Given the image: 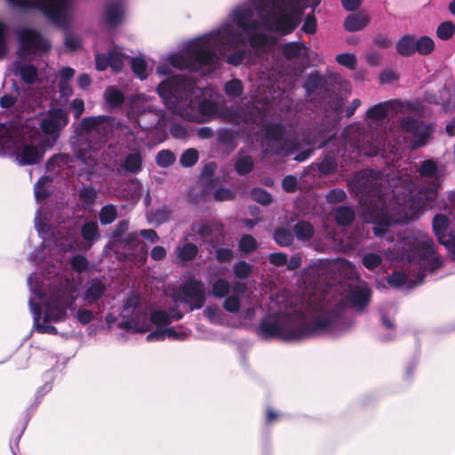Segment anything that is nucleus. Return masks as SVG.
Instances as JSON below:
<instances>
[{
  "mask_svg": "<svg viewBox=\"0 0 455 455\" xmlns=\"http://www.w3.org/2000/svg\"><path fill=\"white\" fill-rule=\"evenodd\" d=\"M184 280L173 291L172 298L176 304H185L188 311L200 309L205 303V291L204 283L195 277L192 273L183 275Z\"/></svg>",
  "mask_w": 455,
  "mask_h": 455,
  "instance_id": "obj_12",
  "label": "nucleus"
},
{
  "mask_svg": "<svg viewBox=\"0 0 455 455\" xmlns=\"http://www.w3.org/2000/svg\"><path fill=\"white\" fill-rule=\"evenodd\" d=\"M223 92L230 100L238 99L243 93V82L238 78H232L223 84Z\"/></svg>",
  "mask_w": 455,
  "mask_h": 455,
  "instance_id": "obj_27",
  "label": "nucleus"
},
{
  "mask_svg": "<svg viewBox=\"0 0 455 455\" xmlns=\"http://www.w3.org/2000/svg\"><path fill=\"white\" fill-rule=\"evenodd\" d=\"M145 137L139 134L135 135L133 132L128 131L125 133V142L128 144L127 148L130 150L123 159H121L117 172H127L132 174H138L143 169V162L145 155L141 145L144 143Z\"/></svg>",
  "mask_w": 455,
  "mask_h": 455,
  "instance_id": "obj_14",
  "label": "nucleus"
},
{
  "mask_svg": "<svg viewBox=\"0 0 455 455\" xmlns=\"http://www.w3.org/2000/svg\"><path fill=\"white\" fill-rule=\"evenodd\" d=\"M205 317L212 323L224 325L227 323L226 315L216 306L206 307L204 310Z\"/></svg>",
  "mask_w": 455,
  "mask_h": 455,
  "instance_id": "obj_36",
  "label": "nucleus"
},
{
  "mask_svg": "<svg viewBox=\"0 0 455 455\" xmlns=\"http://www.w3.org/2000/svg\"><path fill=\"white\" fill-rule=\"evenodd\" d=\"M70 265L74 270L81 273L88 267V260L83 255H75L70 259Z\"/></svg>",
  "mask_w": 455,
  "mask_h": 455,
  "instance_id": "obj_58",
  "label": "nucleus"
},
{
  "mask_svg": "<svg viewBox=\"0 0 455 455\" xmlns=\"http://www.w3.org/2000/svg\"><path fill=\"white\" fill-rule=\"evenodd\" d=\"M141 235L151 243H156L159 241V236L154 229H142L140 233L132 232L127 234V241L131 243V247H135L139 244V236Z\"/></svg>",
  "mask_w": 455,
  "mask_h": 455,
  "instance_id": "obj_29",
  "label": "nucleus"
},
{
  "mask_svg": "<svg viewBox=\"0 0 455 455\" xmlns=\"http://www.w3.org/2000/svg\"><path fill=\"white\" fill-rule=\"evenodd\" d=\"M230 287V283L228 280L219 278L212 283V295L218 299H223L228 296Z\"/></svg>",
  "mask_w": 455,
  "mask_h": 455,
  "instance_id": "obj_39",
  "label": "nucleus"
},
{
  "mask_svg": "<svg viewBox=\"0 0 455 455\" xmlns=\"http://www.w3.org/2000/svg\"><path fill=\"white\" fill-rule=\"evenodd\" d=\"M124 16V5L122 0H116L108 3L104 12V20L111 27L122 23Z\"/></svg>",
  "mask_w": 455,
  "mask_h": 455,
  "instance_id": "obj_16",
  "label": "nucleus"
},
{
  "mask_svg": "<svg viewBox=\"0 0 455 455\" xmlns=\"http://www.w3.org/2000/svg\"><path fill=\"white\" fill-rule=\"evenodd\" d=\"M328 105L331 112L335 113L337 116H339V115L342 113L344 99L330 94Z\"/></svg>",
  "mask_w": 455,
  "mask_h": 455,
  "instance_id": "obj_57",
  "label": "nucleus"
},
{
  "mask_svg": "<svg viewBox=\"0 0 455 455\" xmlns=\"http://www.w3.org/2000/svg\"><path fill=\"white\" fill-rule=\"evenodd\" d=\"M454 32L455 26L451 21H444L441 23L436 29V35L442 40L450 39L453 36Z\"/></svg>",
  "mask_w": 455,
  "mask_h": 455,
  "instance_id": "obj_51",
  "label": "nucleus"
},
{
  "mask_svg": "<svg viewBox=\"0 0 455 455\" xmlns=\"http://www.w3.org/2000/svg\"><path fill=\"white\" fill-rule=\"evenodd\" d=\"M336 61L351 70H354L356 66V57L352 53H340L336 56Z\"/></svg>",
  "mask_w": 455,
  "mask_h": 455,
  "instance_id": "obj_55",
  "label": "nucleus"
},
{
  "mask_svg": "<svg viewBox=\"0 0 455 455\" xmlns=\"http://www.w3.org/2000/svg\"><path fill=\"white\" fill-rule=\"evenodd\" d=\"M396 50L403 56H410L416 52V38L411 36H404L396 44Z\"/></svg>",
  "mask_w": 455,
  "mask_h": 455,
  "instance_id": "obj_30",
  "label": "nucleus"
},
{
  "mask_svg": "<svg viewBox=\"0 0 455 455\" xmlns=\"http://www.w3.org/2000/svg\"><path fill=\"white\" fill-rule=\"evenodd\" d=\"M382 262L381 255L374 252H369L363 255L362 259L363 265L369 270H373L380 266Z\"/></svg>",
  "mask_w": 455,
  "mask_h": 455,
  "instance_id": "obj_49",
  "label": "nucleus"
},
{
  "mask_svg": "<svg viewBox=\"0 0 455 455\" xmlns=\"http://www.w3.org/2000/svg\"><path fill=\"white\" fill-rule=\"evenodd\" d=\"M251 196L254 201H256L263 205L269 204L273 200L271 194H269L265 189L259 188H253L251 191Z\"/></svg>",
  "mask_w": 455,
  "mask_h": 455,
  "instance_id": "obj_52",
  "label": "nucleus"
},
{
  "mask_svg": "<svg viewBox=\"0 0 455 455\" xmlns=\"http://www.w3.org/2000/svg\"><path fill=\"white\" fill-rule=\"evenodd\" d=\"M20 46L18 54L20 57L31 55H42L46 52L51 45L40 34L29 28H22L18 31Z\"/></svg>",
  "mask_w": 455,
  "mask_h": 455,
  "instance_id": "obj_15",
  "label": "nucleus"
},
{
  "mask_svg": "<svg viewBox=\"0 0 455 455\" xmlns=\"http://www.w3.org/2000/svg\"><path fill=\"white\" fill-rule=\"evenodd\" d=\"M170 133L176 139H185L188 136V130L184 124H173L170 128Z\"/></svg>",
  "mask_w": 455,
  "mask_h": 455,
  "instance_id": "obj_60",
  "label": "nucleus"
},
{
  "mask_svg": "<svg viewBox=\"0 0 455 455\" xmlns=\"http://www.w3.org/2000/svg\"><path fill=\"white\" fill-rule=\"evenodd\" d=\"M238 246L241 253L249 254L256 250L257 242L252 235H243L238 243Z\"/></svg>",
  "mask_w": 455,
  "mask_h": 455,
  "instance_id": "obj_43",
  "label": "nucleus"
},
{
  "mask_svg": "<svg viewBox=\"0 0 455 455\" xmlns=\"http://www.w3.org/2000/svg\"><path fill=\"white\" fill-rule=\"evenodd\" d=\"M331 138V132L326 129L319 127L312 129L307 134L303 137L305 145L314 146L317 148H322Z\"/></svg>",
  "mask_w": 455,
  "mask_h": 455,
  "instance_id": "obj_21",
  "label": "nucleus"
},
{
  "mask_svg": "<svg viewBox=\"0 0 455 455\" xmlns=\"http://www.w3.org/2000/svg\"><path fill=\"white\" fill-rule=\"evenodd\" d=\"M294 234L299 240H309L315 234L314 227L307 221H299L294 226Z\"/></svg>",
  "mask_w": 455,
  "mask_h": 455,
  "instance_id": "obj_34",
  "label": "nucleus"
},
{
  "mask_svg": "<svg viewBox=\"0 0 455 455\" xmlns=\"http://www.w3.org/2000/svg\"><path fill=\"white\" fill-rule=\"evenodd\" d=\"M52 179L49 176L40 178L35 184L34 192L35 197L37 201H43L50 196L48 188L50 187Z\"/></svg>",
  "mask_w": 455,
  "mask_h": 455,
  "instance_id": "obj_33",
  "label": "nucleus"
},
{
  "mask_svg": "<svg viewBox=\"0 0 455 455\" xmlns=\"http://www.w3.org/2000/svg\"><path fill=\"white\" fill-rule=\"evenodd\" d=\"M223 307L229 313H238L241 307L240 299L236 295L227 296L223 302Z\"/></svg>",
  "mask_w": 455,
  "mask_h": 455,
  "instance_id": "obj_53",
  "label": "nucleus"
},
{
  "mask_svg": "<svg viewBox=\"0 0 455 455\" xmlns=\"http://www.w3.org/2000/svg\"><path fill=\"white\" fill-rule=\"evenodd\" d=\"M233 270L236 278L245 279L251 272V266L245 261H239L235 264Z\"/></svg>",
  "mask_w": 455,
  "mask_h": 455,
  "instance_id": "obj_54",
  "label": "nucleus"
},
{
  "mask_svg": "<svg viewBox=\"0 0 455 455\" xmlns=\"http://www.w3.org/2000/svg\"><path fill=\"white\" fill-rule=\"evenodd\" d=\"M268 261L272 265L281 267L286 264L287 255L283 252H274L268 256Z\"/></svg>",
  "mask_w": 455,
  "mask_h": 455,
  "instance_id": "obj_64",
  "label": "nucleus"
},
{
  "mask_svg": "<svg viewBox=\"0 0 455 455\" xmlns=\"http://www.w3.org/2000/svg\"><path fill=\"white\" fill-rule=\"evenodd\" d=\"M98 196V190L91 186H83L78 192L79 201L86 208H90L94 205Z\"/></svg>",
  "mask_w": 455,
  "mask_h": 455,
  "instance_id": "obj_28",
  "label": "nucleus"
},
{
  "mask_svg": "<svg viewBox=\"0 0 455 455\" xmlns=\"http://www.w3.org/2000/svg\"><path fill=\"white\" fill-rule=\"evenodd\" d=\"M140 299L137 296L128 297L122 311L123 319L118 326L122 329L133 332H146L149 330L151 323L158 326H164L172 321H179L183 318V314L176 308L166 310H156L148 319L147 314L139 307Z\"/></svg>",
  "mask_w": 455,
  "mask_h": 455,
  "instance_id": "obj_8",
  "label": "nucleus"
},
{
  "mask_svg": "<svg viewBox=\"0 0 455 455\" xmlns=\"http://www.w3.org/2000/svg\"><path fill=\"white\" fill-rule=\"evenodd\" d=\"M347 197L346 192L342 188H333L326 194V201L329 204H338L343 202Z\"/></svg>",
  "mask_w": 455,
  "mask_h": 455,
  "instance_id": "obj_56",
  "label": "nucleus"
},
{
  "mask_svg": "<svg viewBox=\"0 0 455 455\" xmlns=\"http://www.w3.org/2000/svg\"><path fill=\"white\" fill-rule=\"evenodd\" d=\"M28 283L32 293L28 304L33 315L34 330L39 333L56 334V327L49 323H59L66 319L68 308H72L76 299L77 286L69 278L55 276L53 287L48 295H44L36 273L29 275Z\"/></svg>",
  "mask_w": 455,
  "mask_h": 455,
  "instance_id": "obj_5",
  "label": "nucleus"
},
{
  "mask_svg": "<svg viewBox=\"0 0 455 455\" xmlns=\"http://www.w3.org/2000/svg\"><path fill=\"white\" fill-rule=\"evenodd\" d=\"M214 199L216 201L230 200L235 196V192L227 188H219L214 191Z\"/></svg>",
  "mask_w": 455,
  "mask_h": 455,
  "instance_id": "obj_62",
  "label": "nucleus"
},
{
  "mask_svg": "<svg viewBox=\"0 0 455 455\" xmlns=\"http://www.w3.org/2000/svg\"><path fill=\"white\" fill-rule=\"evenodd\" d=\"M104 99L108 108H117L122 106L124 101V93L114 86L106 89Z\"/></svg>",
  "mask_w": 455,
  "mask_h": 455,
  "instance_id": "obj_24",
  "label": "nucleus"
},
{
  "mask_svg": "<svg viewBox=\"0 0 455 455\" xmlns=\"http://www.w3.org/2000/svg\"><path fill=\"white\" fill-rule=\"evenodd\" d=\"M35 228L39 235L44 239L43 245L50 246V241H47L45 235L49 233L50 228L43 219L42 208L38 209L35 216Z\"/></svg>",
  "mask_w": 455,
  "mask_h": 455,
  "instance_id": "obj_35",
  "label": "nucleus"
},
{
  "mask_svg": "<svg viewBox=\"0 0 455 455\" xmlns=\"http://www.w3.org/2000/svg\"><path fill=\"white\" fill-rule=\"evenodd\" d=\"M127 116L134 124L135 131L124 127L122 132L124 133L128 131L133 132L135 135L139 134L145 138L148 131L164 125L165 123L164 111L156 108L151 101L140 99V96L132 99Z\"/></svg>",
  "mask_w": 455,
  "mask_h": 455,
  "instance_id": "obj_9",
  "label": "nucleus"
},
{
  "mask_svg": "<svg viewBox=\"0 0 455 455\" xmlns=\"http://www.w3.org/2000/svg\"><path fill=\"white\" fill-rule=\"evenodd\" d=\"M198 158V151L195 148H188L181 154L180 163L183 167H191L196 164Z\"/></svg>",
  "mask_w": 455,
  "mask_h": 455,
  "instance_id": "obj_47",
  "label": "nucleus"
},
{
  "mask_svg": "<svg viewBox=\"0 0 455 455\" xmlns=\"http://www.w3.org/2000/svg\"><path fill=\"white\" fill-rule=\"evenodd\" d=\"M451 209L436 214L432 221L433 231L439 243L455 259V191L449 196Z\"/></svg>",
  "mask_w": 455,
  "mask_h": 455,
  "instance_id": "obj_13",
  "label": "nucleus"
},
{
  "mask_svg": "<svg viewBox=\"0 0 455 455\" xmlns=\"http://www.w3.org/2000/svg\"><path fill=\"white\" fill-rule=\"evenodd\" d=\"M336 223L348 226L355 219V212L349 206H339L334 209Z\"/></svg>",
  "mask_w": 455,
  "mask_h": 455,
  "instance_id": "obj_31",
  "label": "nucleus"
},
{
  "mask_svg": "<svg viewBox=\"0 0 455 455\" xmlns=\"http://www.w3.org/2000/svg\"><path fill=\"white\" fill-rule=\"evenodd\" d=\"M244 56L245 52L243 50L238 49L227 55L226 60L229 65L238 66L243 62Z\"/></svg>",
  "mask_w": 455,
  "mask_h": 455,
  "instance_id": "obj_61",
  "label": "nucleus"
},
{
  "mask_svg": "<svg viewBox=\"0 0 455 455\" xmlns=\"http://www.w3.org/2000/svg\"><path fill=\"white\" fill-rule=\"evenodd\" d=\"M170 218L171 211L167 207L164 206L152 212L148 217V220L150 223L155 225H161L166 222Z\"/></svg>",
  "mask_w": 455,
  "mask_h": 455,
  "instance_id": "obj_44",
  "label": "nucleus"
},
{
  "mask_svg": "<svg viewBox=\"0 0 455 455\" xmlns=\"http://www.w3.org/2000/svg\"><path fill=\"white\" fill-rule=\"evenodd\" d=\"M68 123V111L56 108L38 118L28 121L25 124H30L32 129L38 130L45 141L44 145L52 148Z\"/></svg>",
  "mask_w": 455,
  "mask_h": 455,
  "instance_id": "obj_11",
  "label": "nucleus"
},
{
  "mask_svg": "<svg viewBox=\"0 0 455 455\" xmlns=\"http://www.w3.org/2000/svg\"><path fill=\"white\" fill-rule=\"evenodd\" d=\"M306 4L303 0H249L235 8L230 21L185 44L183 48L162 56L156 73L166 76L157 86L164 104L175 115L197 124L220 118L238 126V135L254 136L260 140L263 158L268 155L287 156L299 148L298 140L289 139L284 132V119L273 106L275 100H285L286 87L274 78V73L262 74L253 108L239 107L220 110L213 100L204 97V92L192 77L173 73V68L196 72L202 76L215 72L221 56L232 49L249 44L253 48L269 47L274 38L266 32L281 35L291 33L299 24Z\"/></svg>",
  "mask_w": 455,
  "mask_h": 455,
  "instance_id": "obj_1",
  "label": "nucleus"
},
{
  "mask_svg": "<svg viewBox=\"0 0 455 455\" xmlns=\"http://www.w3.org/2000/svg\"><path fill=\"white\" fill-rule=\"evenodd\" d=\"M338 164L331 156H325L319 164L318 170L323 175L332 174L337 171Z\"/></svg>",
  "mask_w": 455,
  "mask_h": 455,
  "instance_id": "obj_42",
  "label": "nucleus"
},
{
  "mask_svg": "<svg viewBox=\"0 0 455 455\" xmlns=\"http://www.w3.org/2000/svg\"><path fill=\"white\" fill-rule=\"evenodd\" d=\"M282 51L288 60L306 59L310 53V49L302 42L287 43L283 45Z\"/></svg>",
  "mask_w": 455,
  "mask_h": 455,
  "instance_id": "obj_20",
  "label": "nucleus"
},
{
  "mask_svg": "<svg viewBox=\"0 0 455 455\" xmlns=\"http://www.w3.org/2000/svg\"><path fill=\"white\" fill-rule=\"evenodd\" d=\"M75 119L80 118L84 110V102L81 99H75L69 107Z\"/></svg>",
  "mask_w": 455,
  "mask_h": 455,
  "instance_id": "obj_63",
  "label": "nucleus"
},
{
  "mask_svg": "<svg viewBox=\"0 0 455 455\" xmlns=\"http://www.w3.org/2000/svg\"><path fill=\"white\" fill-rule=\"evenodd\" d=\"M187 240V238L185 239ZM198 253V246L195 243L180 241L174 250L175 262L180 266H186L192 261Z\"/></svg>",
  "mask_w": 455,
  "mask_h": 455,
  "instance_id": "obj_17",
  "label": "nucleus"
},
{
  "mask_svg": "<svg viewBox=\"0 0 455 455\" xmlns=\"http://www.w3.org/2000/svg\"><path fill=\"white\" fill-rule=\"evenodd\" d=\"M301 279L313 285L315 291L300 307L296 298L285 291L272 295L277 311L260 322L259 331L263 339L301 342L324 335L339 337L349 331L354 320L344 296L333 286L336 282L357 281L348 294L355 309L363 311L371 300L368 284L359 280L355 266L344 258L317 259L303 269Z\"/></svg>",
  "mask_w": 455,
  "mask_h": 455,
  "instance_id": "obj_3",
  "label": "nucleus"
},
{
  "mask_svg": "<svg viewBox=\"0 0 455 455\" xmlns=\"http://www.w3.org/2000/svg\"><path fill=\"white\" fill-rule=\"evenodd\" d=\"M167 339L171 340H185L190 334L183 326L166 328Z\"/></svg>",
  "mask_w": 455,
  "mask_h": 455,
  "instance_id": "obj_48",
  "label": "nucleus"
},
{
  "mask_svg": "<svg viewBox=\"0 0 455 455\" xmlns=\"http://www.w3.org/2000/svg\"><path fill=\"white\" fill-rule=\"evenodd\" d=\"M71 157L67 154H58L51 157L46 164V170L50 173L57 174L60 170L69 165Z\"/></svg>",
  "mask_w": 455,
  "mask_h": 455,
  "instance_id": "obj_23",
  "label": "nucleus"
},
{
  "mask_svg": "<svg viewBox=\"0 0 455 455\" xmlns=\"http://www.w3.org/2000/svg\"><path fill=\"white\" fill-rule=\"evenodd\" d=\"M81 233L83 239L89 247L100 238L99 227L95 221L85 222L82 227Z\"/></svg>",
  "mask_w": 455,
  "mask_h": 455,
  "instance_id": "obj_26",
  "label": "nucleus"
},
{
  "mask_svg": "<svg viewBox=\"0 0 455 455\" xmlns=\"http://www.w3.org/2000/svg\"><path fill=\"white\" fill-rule=\"evenodd\" d=\"M254 167L252 157L243 152H239L235 162V170L239 175H245L251 172Z\"/></svg>",
  "mask_w": 455,
  "mask_h": 455,
  "instance_id": "obj_25",
  "label": "nucleus"
},
{
  "mask_svg": "<svg viewBox=\"0 0 455 455\" xmlns=\"http://www.w3.org/2000/svg\"><path fill=\"white\" fill-rule=\"evenodd\" d=\"M13 73L19 76L26 84H33L37 78L36 68L30 64L23 63L21 60L13 62Z\"/></svg>",
  "mask_w": 455,
  "mask_h": 455,
  "instance_id": "obj_22",
  "label": "nucleus"
},
{
  "mask_svg": "<svg viewBox=\"0 0 455 455\" xmlns=\"http://www.w3.org/2000/svg\"><path fill=\"white\" fill-rule=\"evenodd\" d=\"M21 9H38L60 28H67L71 17V0H7Z\"/></svg>",
  "mask_w": 455,
  "mask_h": 455,
  "instance_id": "obj_10",
  "label": "nucleus"
},
{
  "mask_svg": "<svg viewBox=\"0 0 455 455\" xmlns=\"http://www.w3.org/2000/svg\"><path fill=\"white\" fill-rule=\"evenodd\" d=\"M325 85L326 78L324 76L316 72L311 73L304 85L309 100H315V96L321 97L326 92Z\"/></svg>",
  "mask_w": 455,
  "mask_h": 455,
  "instance_id": "obj_18",
  "label": "nucleus"
},
{
  "mask_svg": "<svg viewBox=\"0 0 455 455\" xmlns=\"http://www.w3.org/2000/svg\"><path fill=\"white\" fill-rule=\"evenodd\" d=\"M435 48V43L432 38L428 36H421L416 39V52L421 55L429 54Z\"/></svg>",
  "mask_w": 455,
  "mask_h": 455,
  "instance_id": "obj_45",
  "label": "nucleus"
},
{
  "mask_svg": "<svg viewBox=\"0 0 455 455\" xmlns=\"http://www.w3.org/2000/svg\"><path fill=\"white\" fill-rule=\"evenodd\" d=\"M409 104L399 100H387L371 107L365 116L368 127L373 130L371 134L361 132L360 125L349 127L347 134H356L349 138V144L352 148L357 151L359 156H374L379 153L384 154L386 146L391 147L390 152L397 153L398 148L403 146L416 149L425 146L431 138L432 125L419 121L411 116H405L400 120V131L403 138L395 137L389 131L387 132L384 123L387 118H392L399 113H403Z\"/></svg>",
  "mask_w": 455,
  "mask_h": 455,
  "instance_id": "obj_4",
  "label": "nucleus"
},
{
  "mask_svg": "<svg viewBox=\"0 0 455 455\" xmlns=\"http://www.w3.org/2000/svg\"><path fill=\"white\" fill-rule=\"evenodd\" d=\"M274 239L280 246H288L293 241V234L285 228H278L275 231Z\"/></svg>",
  "mask_w": 455,
  "mask_h": 455,
  "instance_id": "obj_46",
  "label": "nucleus"
},
{
  "mask_svg": "<svg viewBox=\"0 0 455 455\" xmlns=\"http://www.w3.org/2000/svg\"><path fill=\"white\" fill-rule=\"evenodd\" d=\"M175 155L168 149L160 150L156 156V163L158 166L167 168L174 164Z\"/></svg>",
  "mask_w": 455,
  "mask_h": 455,
  "instance_id": "obj_41",
  "label": "nucleus"
},
{
  "mask_svg": "<svg viewBox=\"0 0 455 455\" xmlns=\"http://www.w3.org/2000/svg\"><path fill=\"white\" fill-rule=\"evenodd\" d=\"M413 172L411 167L398 170L388 179V188L383 187L380 173L372 170L358 172L347 181L349 190L360 199L363 220L374 225V235L395 242L385 251V257L393 264L403 262L405 266L406 271L394 272L387 277V283L396 288H413L423 283L427 272L434 273L443 265L428 233L394 230L395 225L413 221L435 205L444 167L434 159L421 162L418 172L425 185L415 195Z\"/></svg>",
  "mask_w": 455,
  "mask_h": 455,
  "instance_id": "obj_2",
  "label": "nucleus"
},
{
  "mask_svg": "<svg viewBox=\"0 0 455 455\" xmlns=\"http://www.w3.org/2000/svg\"><path fill=\"white\" fill-rule=\"evenodd\" d=\"M128 58L129 56L121 53L120 52L115 50L108 53V62L109 67L116 72L120 71L124 66V58Z\"/></svg>",
  "mask_w": 455,
  "mask_h": 455,
  "instance_id": "obj_50",
  "label": "nucleus"
},
{
  "mask_svg": "<svg viewBox=\"0 0 455 455\" xmlns=\"http://www.w3.org/2000/svg\"><path fill=\"white\" fill-rule=\"evenodd\" d=\"M116 119L108 116H97L82 119L79 128L87 137L97 136L98 141L81 146L76 151V157L85 165L88 175L94 172V167L103 156L102 143L110 136L116 125Z\"/></svg>",
  "mask_w": 455,
  "mask_h": 455,
  "instance_id": "obj_7",
  "label": "nucleus"
},
{
  "mask_svg": "<svg viewBox=\"0 0 455 455\" xmlns=\"http://www.w3.org/2000/svg\"><path fill=\"white\" fill-rule=\"evenodd\" d=\"M38 130L30 124H0V155H13L20 164L31 165L41 161L51 147L44 145Z\"/></svg>",
  "mask_w": 455,
  "mask_h": 455,
  "instance_id": "obj_6",
  "label": "nucleus"
},
{
  "mask_svg": "<svg viewBox=\"0 0 455 455\" xmlns=\"http://www.w3.org/2000/svg\"><path fill=\"white\" fill-rule=\"evenodd\" d=\"M282 187L285 192L293 193L299 187V180L293 175H287L283 179Z\"/></svg>",
  "mask_w": 455,
  "mask_h": 455,
  "instance_id": "obj_59",
  "label": "nucleus"
},
{
  "mask_svg": "<svg viewBox=\"0 0 455 455\" xmlns=\"http://www.w3.org/2000/svg\"><path fill=\"white\" fill-rule=\"evenodd\" d=\"M368 22L369 20L364 15L352 14L346 19L344 27L346 30L350 32L358 31L366 27Z\"/></svg>",
  "mask_w": 455,
  "mask_h": 455,
  "instance_id": "obj_32",
  "label": "nucleus"
},
{
  "mask_svg": "<svg viewBox=\"0 0 455 455\" xmlns=\"http://www.w3.org/2000/svg\"><path fill=\"white\" fill-rule=\"evenodd\" d=\"M106 291V285L100 278H93L84 285V299L88 304L99 300Z\"/></svg>",
  "mask_w": 455,
  "mask_h": 455,
  "instance_id": "obj_19",
  "label": "nucleus"
},
{
  "mask_svg": "<svg viewBox=\"0 0 455 455\" xmlns=\"http://www.w3.org/2000/svg\"><path fill=\"white\" fill-rule=\"evenodd\" d=\"M117 218L116 206L108 204L104 205L99 212V220L102 225H108L113 223Z\"/></svg>",
  "mask_w": 455,
  "mask_h": 455,
  "instance_id": "obj_37",
  "label": "nucleus"
},
{
  "mask_svg": "<svg viewBox=\"0 0 455 455\" xmlns=\"http://www.w3.org/2000/svg\"><path fill=\"white\" fill-rule=\"evenodd\" d=\"M129 228V222L127 220H122L118 223L113 231L114 243H124V247H131V243L127 241V236L124 238V235L127 233Z\"/></svg>",
  "mask_w": 455,
  "mask_h": 455,
  "instance_id": "obj_38",
  "label": "nucleus"
},
{
  "mask_svg": "<svg viewBox=\"0 0 455 455\" xmlns=\"http://www.w3.org/2000/svg\"><path fill=\"white\" fill-rule=\"evenodd\" d=\"M132 69L140 80H144L148 76V65L144 59L140 57L132 58Z\"/></svg>",
  "mask_w": 455,
  "mask_h": 455,
  "instance_id": "obj_40",
  "label": "nucleus"
}]
</instances>
